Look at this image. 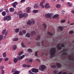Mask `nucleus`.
Here are the masks:
<instances>
[{"label": "nucleus", "instance_id": "obj_58", "mask_svg": "<svg viewBox=\"0 0 74 74\" xmlns=\"http://www.w3.org/2000/svg\"><path fill=\"white\" fill-rule=\"evenodd\" d=\"M3 11V9H1L0 10V12H2Z\"/></svg>", "mask_w": 74, "mask_h": 74}, {"label": "nucleus", "instance_id": "obj_38", "mask_svg": "<svg viewBox=\"0 0 74 74\" xmlns=\"http://www.w3.org/2000/svg\"><path fill=\"white\" fill-rule=\"evenodd\" d=\"M68 4L69 6V7H71V5L72 4L71 3H70L69 2L68 3Z\"/></svg>", "mask_w": 74, "mask_h": 74}, {"label": "nucleus", "instance_id": "obj_29", "mask_svg": "<svg viewBox=\"0 0 74 74\" xmlns=\"http://www.w3.org/2000/svg\"><path fill=\"white\" fill-rule=\"evenodd\" d=\"M58 28L60 30H61V31H62V30H63V28L61 26H59L58 27Z\"/></svg>", "mask_w": 74, "mask_h": 74}, {"label": "nucleus", "instance_id": "obj_13", "mask_svg": "<svg viewBox=\"0 0 74 74\" xmlns=\"http://www.w3.org/2000/svg\"><path fill=\"white\" fill-rule=\"evenodd\" d=\"M59 14H56L53 17V18H59Z\"/></svg>", "mask_w": 74, "mask_h": 74}, {"label": "nucleus", "instance_id": "obj_52", "mask_svg": "<svg viewBox=\"0 0 74 74\" xmlns=\"http://www.w3.org/2000/svg\"><path fill=\"white\" fill-rule=\"evenodd\" d=\"M65 12V11H64V10H62L61 12V14H64V13Z\"/></svg>", "mask_w": 74, "mask_h": 74}, {"label": "nucleus", "instance_id": "obj_15", "mask_svg": "<svg viewBox=\"0 0 74 74\" xmlns=\"http://www.w3.org/2000/svg\"><path fill=\"white\" fill-rule=\"evenodd\" d=\"M60 44H59L57 45V47L58 48V49L60 50L62 49V47H60Z\"/></svg>", "mask_w": 74, "mask_h": 74}, {"label": "nucleus", "instance_id": "obj_43", "mask_svg": "<svg viewBox=\"0 0 74 74\" xmlns=\"http://www.w3.org/2000/svg\"><path fill=\"white\" fill-rule=\"evenodd\" d=\"M28 73L29 74H33V73L32 71H31V70L29 71H28Z\"/></svg>", "mask_w": 74, "mask_h": 74}, {"label": "nucleus", "instance_id": "obj_56", "mask_svg": "<svg viewBox=\"0 0 74 74\" xmlns=\"http://www.w3.org/2000/svg\"><path fill=\"white\" fill-rule=\"evenodd\" d=\"M4 67L3 66H1L0 67V69H4Z\"/></svg>", "mask_w": 74, "mask_h": 74}, {"label": "nucleus", "instance_id": "obj_30", "mask_svg": "<svg viewBox=\"0 0 74 74\" xmlns=\"http://www.w3.org/2000/svg\"><path fill=\"white\" fill-rule=\"evenodd\" d=\"M58 72V71L57 70H54L53 72L54 74H56Z\"/></svg>", "mask_w": 74, "mask_h": 74}, {"label": "nucleus", "instance_id": "obj_54", "mask_svg": "<svg viewBox=\"0 0 74 74\" xmlns=\"http://www.w3.org/2000/svg\"><path fill=\"white\" fill-rule=\"evenodd\" d=\"M27 67H31V66L30 65H27Z\"/></svg>", "mask_w": 74, "mask_h": 74}, {"label": "nucleus", "instance_id": "obj_20", "mask_svg": "<svg viewBox=\"0 0 74 74\" xmlns=\"http://www.w3.org/2000/svg\"><path fill=\"white\" fill-rule=\"evenodd\" d=\"M9 10L10 12H13L14 11V8H10Z\"/></svg>", "mask_w": 74, "mask_h": 74}, {"label": "nucleus", "instance_id": "obj_45", "mask_svg": "<svg viewBox=\"0 0 74 74\" xmlns=\"http://www.w3.org/2000/svg\"><path fill=\"white\" fill-rule=\"evenodd\" d=\"M8 60V58H4V60L5 62L7 61Z\"/></svg>", "mask_w": 74, "mask_h": 74}, {"label": "nucleus", "instance_id": "obj_9", "mask_svg": "<svg viewBox=\"0 0 74 74\" xmlns=\"http://www.w3.org/2000/svg\"><path fill=\"white\" fill-rule=\"evenodd\" d=\"M25 56L24 55H23L21 57L18 56L17 57V58L18 60H21V59H22Z\"/></svg>", "mask_w": 74, "mask_h": 74}, {"label": "nucleus", "instance_id": "obj_62", "mask_svg": "<svg viewBox=\"0 0 74 74\" xmlns=\"http://www.w3.org/2000/svg\"><path fill=\"white\" fill-rule=\"evenodd\" d=\"M6 12H9V11L8 10H6Z\"/></svg>", "mask_w": 74, "mask_h": 74}, {"label": "nucleus", "instance_id": "obj_46", "mask_svg": "<svg viewBox=\"0 0 74 74\" xmlns=\"http://www.w3.org/2000/svg\"><path fill=\"white\" fill-rule=\"evenodd\" d=\"M22 33L23 34H25L26 33V31L25 30H23L22 31Z\"/></svg>", "mask_w": 74, "mask_h": 74}, {"label": "nucleus", "instance_id": "obj_10", "mask_svg": "<svg viewBox=\"0 0 74 74\" xmlns=\"http://www.w3.org/2000/svg\"><path fill=\"white\" fill-rule=\"evenodd\" d=\"M45 8H50V5H49V4L48 3H46L45 5Z\"/></svg>", "mask_w": 74, "mask_h": 74}, {"label": "nucleus", "instance_id": "obj_24", "mask_svg": "<svg viewBox=\"0 0 74 74\" xmlns=\"http://www.w3.org/2000/svg\"><path fill=\"white\" fill-rule=\"evenodd\" d=\"M26 37H27L28 38H29L30 37V35L29 33H27L26 35H25Z\"/></svg>", "mask_w": 74, "mask_h": 74}, {"label": "nucleus", "instance_id": "obj_18", "mask_svg": "<svg viewBox=\"0 0 74 74\" xmlns=\"http://www.w3.org/2000/svg\"><path fill=\"white\" fill-rule=\"evenodd\" d=\"M23 53V51H20L18 53V55L20 56V55H22Z\"/></svg>", "mask_w": 74, "mask_h": 74}, {"label": "nucleus", "instance_id": "obj_21", "mask_svg": "<svg viewBox=\"0 0 74 74\" xmlns=\"http://www.w3.org/2000/svg\"><path fill=\"white\" fill-rule=\"evenodd\" d=\"M45 3V1L42 0L41 1V2L40 3L39 5H41V4H43Z\"/></svg>", "mask_w": 74, "mask_h": 74}, {"label": "nucleus", "instance_id": "obj_12", "mask_svg": "<svg viewBox=\"0 0 74 74\" xmlns=\"http://www.w3.org/2000/svg\"><path fill=\"white\" fill-rule=\"evenodd\" d=\"M34 8H37L39 7V4L38 3L35 4L34 6Z\"/></svg>", "mask_w": 74, "mask_h": 74}, {"label": "nucleus", "instance_id": "obj_59", "mask_svg": "<svg viewBox=\"0 0 74 74\" xmlns=\"http://www.w3.org/2000/svg\"><path fill=\"white\" fill-rule=\"evenodd\" d=\"M29 61L30 62H32L33 61V60H32V59H30L29 60Z\"/></svg>", "mask_w": 74, "mask_h": 74}, {"label": "nucleus", "instance_id": "obj_42", "mask_svg": "<svg viewBox=\"0 0 74 74\" xmlns=\"http://www.w3.org/2000/svg\"><path fill=\"white\" fill-rule=\"evenodd\" d=\"M73 33L74 31H71L69 32V34H73Z\"/></svg>", "mask_w": 74, "mask_h": 74}, {"label": "nucleus", "instance_id": "obj_17", "mask_svg": "<svg viewBox=\"0 0 74 74\" xmlns=\"http://www.w3.org/2000/svg\"><path fill=\"white\" fill-rule=\"evenodd\" d=\"M16 48H17V46L15 45H14L13 46L12 49L13 50H15L16 49Z\"/></svg>", "mask_w": 74, "mask_h": 74}, {"label": "nucleus", "instance_id": "obj_31", "mask_svg": "<svg viewBox=\"0 0 74 74\" xmlns=\"http://www.w3.org/2000/svg\"><path fill=\"white\" fill-rule=\"evenodd\" d=\"M3 36L2 35H1L0 36V41L1 40H3Z\"/></svg>", "mask_w": 74, "mask_h": 74}, {"label": "nucleus", "instance_id": "obj_60", "mask_svg": "<svg viewBox=\"0 0 74 74\" xmlns=\"http://www.w3.org/2000/svg\"><path fill=\"white\" fill-rule=\"evenodd\" d=\"M71 12L72 14H74V11H73V10L71 11Z\"/></svg>", "mask_w": 74, "mask_h": 74}, {"label": "nucleus", "instance_id": "obj_61", "mask_svg": "<svg viewBox=\"0 0 74 74\" xmlns=\"http://www.w3.org/2000/svg\"><path fill=\"white\" fill-rule=\"evenodd\" d=\"M3 60V58H0V63L1 62V61H2Z\"/></svg>", "mask_w": 74, "mask_h": 74}, {"label": "nucleus", "instance_id": "obj_49", "mask_svg": "<svg viewBox=\"0 0 74 74\" xmlns=\"http://www.w3.org/2000/svg\"><path fill=\"white\" fill-rule=\"evenodd\" d=\"M27 66V65L26 64H24L23 65V67H26Z\"/></svg>", "mask_w": 74, "mask_h": 74}, {"label": "nucleus", "instance_id": "obj_53", "mask_svg": "<svg viewBox=\"0 0 74 74\" xmlns=\"http://www.w3.org/2000/svg\"><path fill=\"white\" fill-rule=\"evenodd\" d=\"M61 47H64V44H62L61 45Z\"/></svg>", "mask_w": 74, "mask_h": 74}, {"label": "nucleus", "instance_id": "obj_41", "mask_svg": "<svg viewBox=\"0 0 74 74\" xmlns=\"http://www.w3.org/2000/svg\"><path fill=\"white\" fill-rule=\"evenodd\" d=\"M43 25L45 27V29H46L47 28V25L46 24H45V23H44Z\"/></svg>", "mask_w": 74, "mask_h": 74}, {"label": "nucleus", "instance_id": "obj_40", "mask_svg": "<svg viewBox=\"0 0 74 74\" xmlns=\"http://www.w3.org/2000/svg\"><path fill=\"white\" fill-rule=\"evenodd\" d=\"M21 46L22 47H23V48H25V46L23 44V42H22L21 43Z\"/></svg>", "mask_w": 74, "mask_h": 74}, {"label": "nucleus", "instance_id": "obj_34", "mask_svg": "<svg viewBox=\"0 0 74 74\" xmlns=\"http://www.w3.org/2000/svg\"><path fill=\"white\" fill-rule=\"evenodd\" d=\"M5 32H6V29H4L3 31V32L2 33V34H5Z\"/></svg>", "mask_w": 74, "mask_h": 74}, {"label": "nucleus", "instance_id": "obj_8", "mask_svg": "<svg viewBox=\"0 0 74 74\" xmlns=\"http://www.w3.org/2000/svg\"><path fill=\"white\" fill-rule=\"evenodd\" d=\"M45 16L46 18H50V19H51V17H52V15L49 13L46 14Z\"/></svg>", "mask_w": 74, "mask_h": 74}, {"label": "nucleus", "instance_id": "obj_37", "mask_svg": "<svg viewBox=\"0 0 74 74\" xmlns=\"http://www.w3.org/2000/svg\"><path fill=\"white\" fill-rule=\"evenodd\" d=\"M27 51L28 52H32V49H28Z\"/></svg>", "mask_w": 74, "mask_h": 74}, {"label": "nucleus", "instance_id": "obj_6", "mask_svg": "<svg viewBox=\"0 0 74 74\" xmlns=\"http://www.w3.org/2000/svg\"><path fill=\"white\" fill-rule=\"evenodd\" d=\"M35 23V21L34 20H32L31 21H29L27 23V24L28 25H32V23H33V24Z\"/></svg>", "mask_w": 74, "mask_h": 74}, {"label": "nucleus", "instance_id": "obj_63", "mask_svg": "<svg viewBox=\"0 0 74 74\" xmlns=\"http://www.w3.org/2000/svg\"><path fill=\"white\" fill-rule=\"evenodd\" d=\"M74 23H71V25H74Z\"/></svg>", "mask_w": 74, "mask_h": 74}, {"label": "nucleus", "instance_id": "obj_47", "mask_svg": "<svg viewBox=\"0 0 74 74\" xmlns=\"http://www.w3.org/2000/svg\"><path fill=\"white\" fill-rule=\"evenodd\" d=\"M40 6H41L42 8H44L45 7V6L44 5H42V4H41V5H40Z\"/></svg>", "mask_w": 74, "mask_h": 74}, {"label": "nucleus", "instance_id": "obj_44", "mask_svg": "<svg viewBox=\"0 0 74 74\" xmlns=\"http://www.w3.org/2000/svg\"><path fill=\"white\" fill-rule=\"evenodd\" d=\"M48 34L49 35V36H52L53 35V34H52L49 32H48Z\"/></svg>", "mask_w": 74, "mask_h": 74}, {"label": "nucleus", "instance_id": "obj_7", "mask_svg": "<svg viewBox=\"0 0 74 74\" xmlns=\"http://www.w3.org/2000/svg\"><path fill=\"white\" fill-rule=\"evenodd\" d=\"M18 3L17 2H15L14 3H13L12 4V5L14 8H16V5H18Z\"/></svg>", "mask_w": 74, "mask_h": 74}, {"label": "nucleus", "instance_id": "obj_23", "mask_svg": "<svg viewBox=\"0 0 74 74\" xmlns=\"http://www.w3.org/2000/svg\"><path fill=\"white\" fill-rule=\"evenodd\" d=\"M18 59L15 58L14 59V63H16L18 62Z\"/></svg>", "mask_w": 74, "mask_h": 74}, {"label": "nucleus", "instance_id": "obj_55", "mask_svg": "<svg viewBox=\"0 0 74 74\" xmlns=\"http://www.w3.org/2000/svg\"><path fill=\"white\" fill-rule=\"evenodd\" d=\"M8 34V32H6L5 33V36H7V34Z\"/></svg>", "mask_w": 74, "mask_h": 74}, {"label": "nucleus", "instance_id": "obj_48", "mask_svg": "<svg viewBox=\"0 0 74 74\" xmlns=\"http://www.w3.org/2000/svg\"><path fill=\"white\" fill-rule=\"evenodd\" d=\"M38 52L37 51H36L35 53V56H37V55H38Z\"/></svg>", "mask_w": 74, "mask_h": 74}, {"label": "nucleus", "instance_id": "obj_11", "mask_svg": "<svg viewBox=\"0 0 74 74\" xmlns=\"http://www.w3.org/2000/svg\"><path fill=\"white\" fill-rule=\"evenodd\" d=\"M31 10V8L30 7H28L26 8V10H27V12L29 13V12H30Z\"/></svg>", "mask_w": 74, "mask_h": 74}, {"label": "nucleus", "instance_id": "obj_3", "mask_svg": "<svg viewBox=\"0 0 74 74\" xmlns=\"http://www.w3.org/2000/svg\"><path fill=\"white\" fill-rule=\"evenodd\" d=\"M45 66L44 65H42L40 66L39 68V69L40 70H41V71H43L44 70V69H45Z\"/></svg>", "mask_w": 74, "mask_h": 74}, {"label": "nucleus", "instance_id": "obj_1", "mask_svg": "<svg viewBox=\"0 0 74 74\" xmlns=\"http://www.w3.org/2000/svg\"><path fill=\"white\" fill-rule=\"evenodd\" d=\"M56 52V50L55 48H53L50 49V57L52 58L53 56H55V54Z\"/></svg>", "mask_w": 74, "mask_h": 74}, {"label": "nucleus", "instance_id": "obj_51", "mask_svg": "<svg viewBox=\"0 0 74 74\" xmlns=\"http://www.w3.org/2000/svg\"><path fill=\"white\" fill-rule=\"evenodd\" d=\"M25 0H21L20 1L21 3H23V2H25Z\"/></svg>", "mask_w": 74, "mask_h": 74}, {"label": "nucleus", "instance_id": "obj_33", "mask_svg": "<svg viewBox=\"0 0 74 74\" xmlns=\"http://www.w3.org/2000/svg\"><path fill=\"white\" fill-rule=\"evenodd\" d=\"M19 33V36L23 35V34L22 33V32L21 31H20Z\"/></svg>", "mask_w": 74, "mask_h": 74}, {"label": "nucleus", "instance_id": "obj_22", "mask_svg": "<svg viewBox=\"0 0 74 74\" xmlns=\"http://www.w3.org/2000/svg\"><path fill=\"white\" fill-rule=\"evenodd\" d=\"M15 32L16 33H18L19 31V29L16 28L15 30Z\"/></svg>", "mask_w": 74, "mask_h": 74}, {"label": "nucleus", "instance_id": "obj_57", "mask_svg": "<svg viewBox=\"0 0 74 74\" xmlns=\"http://www.w3.org/2000/svg\"><path fill=\"white\" fill-rule=\"evenodd\" d=\"M40 36H38L37 40H40Z\"/></svg>", "mask_w": 74, "mask_h": 74}, {"label": "nucleus", "instance_id": "obj_4", "mask_svg": "<svg viewBox=\"0 0 74 74\" xmlns=\"http://www.w3.org/2000/svg\"><path fill=\"white\" fill-rule=\"evenodd\" d=\"M18 14H20L19 15V18H22L23 17H24V14H22V12L20 11L18 12Z\"/></svg>", "mask_w": 74, "mask_h": 74}, {"label": "nucleus", "instance_id": "obj_39", "mask_svg": "<svg viewBox=\"0 0 74 74\" xmlns=\"http://www.w3.org/2000/svg\"><path fill=\"white\" fill-rule=\"evenodd\" d=\"M36 34V32L34 31L32 32L31 33V35H33V34Z\"/></svg>", "mask_w": 74, "mask_h": 74}, {"label": "nucleus", "instance_id": "obj_16", "mask_svg": "<svg viewBox=\"0 0 74 74\" xmlns=\"http://www.w3.org/2000/svg\"><path fill=\"white\" fill-rule=\"evenodd\" d=\"M18 40H19V39H18V38H15L13 39V41H17Z\"/></svg>", "mask_w": 74, "mask_h": 74}, {"label": "nucleus", "instance_id": "obj_27", "mask_svg": "<svg viewBox=\"0 0 74 74\" xmlns=\"http://www.w3.org/2000/svg\"><path fill=\"white\" fill-rule=\"evenodd\" d=\"M2 14L3 16H5L6 15V12L5 11H3L2 13Z\"/></svg>", "mask_w": 74, "mask_h": 74}, {"label": "nucleus", "instance_id": "obj_5", "mask_svg": "<svg viewBox=\"0 0 74 74\" xmlns=\"http://www.w3.org/2000/svg\"><path fill=\"white\" fill-rule=\"evenodd\" d=\"M31 70L33 73H37L38 72V69L36 68H33L31 69Z\"/></svg>", "mask_w": 74, "mask_h": 74}, {"label": "nucleus", "instance_id": "obj_50", "mask_svg": "<svg viewBox=\"0 0 74 74\" xmlns=\"http://www.w3.org/2000/svg\"><path fill=\"white\" fill-rule=\"evenodd\" d=\"M1 71H2V74H4V73H5L4 71V70H2Z\"/></svg>", "mask_w": 74, "mask_h": 74}, {"label": "nucleus", "instance_id": "obj_36", "mask_svg": "<svg viewBox=\"0 0 74 74\" xmlns=\"http://www.w3.org/2000/svg\"><path fill=\"white\" fill-rule=\"evenodd\" d=\"M3 56L4 58H5V57L6 56V53H3Z\"/></svg>", "mask_w": 74, "mask_h": 74}, {"label": "nucleus", "instance_id": "obj_64", "mask_svg": "<svg viewBox=\"0 0 74 74\" xmlns=\"http://www.w3.org/2000/svg\"><path fill=\"white\" fill-rule=\"evenodd\" d=\"M62 74H67V73L66 72H63Z\"/></svg>", "mask_w": 74, "mask_h": 74}, {"label": "nucleus", "instance_id": "obj_2", "mask_svg": "<svg viewBox=\"0 0 74 74\" xmlns=\"http://www.w3.org/2000/svg\"><path fill=\"white\" fill-rule=\"evenodd\" d=\"M11 17L10 16H5L3 18V20L4 21H10V20H11Z\"/></svg>", "mask_w": 74, "mask_h": 74}, {"label": "nucleus", "instance_id": "obj_32", "mask_svg": "<svg viewBox=\"0 0 74 74\" xmlns=\"http://www.w3.org/2000/svg\"><path fill=\"white\" fill-rule=\"evenodd\" d=\"M66 22V20H62L60 21V23H64Z\"/></svg>", "mask_w": 74, "mask_h": 74}, {"label": "nucleus", "instance_id": "obj_26", "mask_svg": "<svg viewBox=\"0 0 74 74\" xmlns=\"http://www.w3.org/2000/svg\"><path fill=\"white\" fill-rule=\"evenodd\" d=\"M24 18H26L28 16V14L26 13L23 14Z\"/></svg>", "mask_w": 74, "mask_h": 74}, {"label": "nucleus", "instance_id": "obj_19", "mask_svg": "<svg viewBox=\"0 0 74 74\" xmlns=\"http://www.w3.org/2000/svg\"><path fill=\"white\" fill-rule=\"evenodd\" d=\"M56 65L57 67V68H59V67H60L61 66V64H60L59 63H57Z\"/></svg>", "mask_w": 74, "mask_h": 74}, {"label": "nucleus", "instance_id": "obj_35", "mask_svg": "<svg viewBox=\"0 0 74 74\" xmlns=\"http://www.w3.org/2000/svg\"><path fill=\"white\" fill-rule=\"evenodd\" d=\"M56 67V66L55 65H52L51 66V67L52 68H53V69H55Z\"/></svg>", "mask_w": 74, "mask_h": 74}, {"label": "nucleus", "instance_id": "obj_28", "mask_svg": "<svg viewBox=\"0 0 74 74\" xmlns=\"http://www.w3.org/2000/svg\"><path fill=\"white\" fill-rule=\"evenodd\" d=\"M38 12V10H34L33 11V13H37Z\"/></svg>", "mask_w": 74, "mask_h": 74}, {"label": "nucleus", "instance_id": "obj_14", "mask_svg": "<svg viewBox=\"0 0 74 74\" xmlns=\"http://www.w3.org/2000/svg\"><path fill=\"white\" fill-rule=\"evenodd\" d=\"M57 8H61V5L60 4H57L56 5Z\"/></svg>", "mask_w": 74, "mask_h": 74}, {"label": "nucleus", "instance_id": "obj_25", "mask_svg": "<svg viewBox=\"0 0 74 74\" xmlns=\"http://www.w3.org/2000/svg\"><path fill=\"white\" fill-rule=\"evenodd\" d=\"M20 73V71H16L14 72V74H19Z\"/></svg>", "mask_w": 74, "mask_h": 74}]
</instances>
